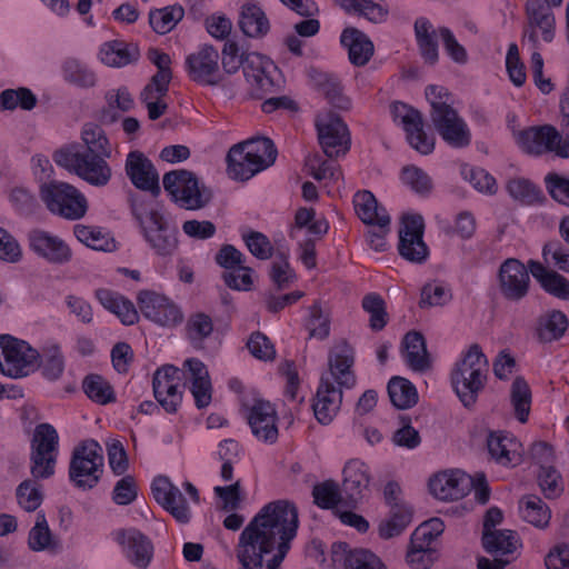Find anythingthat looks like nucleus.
<instances>
[{
	"mask_svg": "<svg viewBox=\"0 0 569 569\" xmlns=\"http://www.w3.org/2000/svg\"><path fill=\"white\" fill-rule=\"evenodd\" d=\"M298 523V510L288 500L263 506L239 536L237 558L241 569H279Z\"/></svg>",
	"mask_w": 569,
	"mask_h": 569,
	"instance_id": "f257e3e1",
	"label": "nucleus"
},
{
	"mask_svg": "<svg viewBox=\"0 0 569 569\" xmlns=\"http://www.w3.org/2000/svg\"><path fill=\"white\" fill-rule=\"evenodd\" d=\"M425 93L431 107L430 121L436 132L452 148L468 147L471 143L470 129L452 108L449 91L445 87L430 84Z\"/></svg>",
	"mask_w": 569,
	"mask_h": 569,
	"instance_id": "f03ea898",
	"label": "nucleus"
},
{
	"mask_svg": "<svg viewBox=\"0 0 569 569\" xmlns=\"http://www.w3.org/2000/svg\"><path fill=\"white\" fill-rule=\"evenodd\" d=\"M110 157L79 150L78 143L64 146L52 156L57 166L97 188L106 187L112 178V169L107 162Z\"/></svg>",
	"mask_w": 569,
	"mask_h": 569,
	"instance_id": "7ed1b4c3",
	"label": "nucleus"
},
{
	"mask_svg": "<svg viewBox=\"0 0 569 569\" xmlns=\"http://www.w3.org/2000/svg\"><path fill=\"white\" fill-rule=\"evenodd\" d=\"M488 360L479 345L469 347L451 373V383L465 407H472L479 392L485 388Z\"/></svg>",
	"mask_w": 569,
	"mask_h": 569,
	"instance_id": "20e7f679",
	"label": "nucleus"
},
{
	"mask_svg": "<svg viewBox=\"0 0 569 569\" xmlns=\"http://www.w3.org/2000/svg\"><path fill=\"white\" fill-rule=\"evenodd\" d=\"M162 183L171 200L186 210L202 209L213 197L210 188L200 184L196 174L184 169L164 173Z\"/></svg>",
	"mask_w": 569,
	"mask_h": 569,
	"instance_id": "39448f33",
	"label": "nucleus"
},
{
	"mask_svg": "<svg viewBox=\"0 0 569 569\" xmlns=\"http://www.w3.org/2000/svg\"><path fill=\"white\" fill-rule=\"evenodd\" d=\"M39 194L51 213L64 219L78 220L88 210V201L83 193L67 182L51 180L42 183Z\"/></svg>",
	"mask_w": 569,
	"mask_h": 569,
	"instance_id": "423d86ee",
	"label": "nucleus"
},
{
	"mask_svg": "<svg viewBox=\"0 0 569 569\" xmlns=\"http://www.w3.org/2000/svg\"><path fill=\"white\" fill-rule=\"evenodd\" d=\"M512 136L519 148L528 154L540 156L553 152L560 158H569V134L562 138L551 124L512 130Z\"/></svg>",
	"mask_w": 569,
	"mask_h": 569,
	"instance_id": "0eeeda50",
	"label": "nucleus"
},
{
	"mask_svg": "<svg viewBox=\"0 0 569 569\" xmlns=\"http://www.w3.org/2000/svg\"><path fill=\"white\" fill-rule=\"evenodd\" d=\"M40 353L26 341L0 336V370L11 378L28 376L39 367Z\"/></svg>",
	"mask_w": 569,
	"mask_h": 569,
	"instance_id": "6e6552de",
	"label": "nucleus"
},
{
	"mask_svg": "<svg viewBox=\"0 0 569 569\" xmlns=\"http://www.w3.org/2000/svg\"><path fill=\"white\" fill-rule=\"evenodd\" d=\"M59 436L50 423L36 427L31 440V475L36 479H46L54 473Z\"/></svg>",
	"mask_w": 569,
	"mask_h": 569,
	"instance_id": "1a4fd4ad",
	"label": "nucleus"
},
{
	"mask_svg": "<svg viewBox=\"0 0 569 569\" xmlns=\"http://www.w3.org/2000/svg\"><path fill=\"white\" fill-rule=\"evenodd\" d=\"M103 465L102 448L96 440H87L74 448L69 466V478L77 488L92 489L99 481Z\"/></svg>",
	"mask_w": 569,
	"mask_h": 569,
	"instance_id": "9d476101",
	"label": "nucleus"
},
{
	"mask_svg": "<svg viewBox=\"0 0 569 569\" xmlns=\"http://www.w3.org/2000/svg\"><path fill=\"white\" fill-rule=\"evenodd\" d=\"M138 305L144 318L163 328H174L184 320L182 309L168 297L150 290L140 291Z\"/></svg>",
	"mask_w": 569,
	"mask_h": 569,
	"instance_id": "9b49d317",
	"label": "nucleus"
},
{
	"mask_svg": "<svg viewBox=\"0 0 569 569\" xmlns=\"http://www.w3.org/2000/svg\"><path fill=\"white\" fill-rule=\"evenodd\" d=\"M319 144L328 158L345 156L351 144L350 132L342 119L328 113L319 116L316 120Z\"/></svg>",
	"mask_w": 569,
	"mask_h": 569,
	"instance_id": "f8f14e48",
	"label": "nucleus"
},
{
	"mask_svg": "<svg viewBox=\"0 0 569 569\" xmlns=\"http://www.w3.org/2000/svg\"><path fill=\"white\" fill-rule=\"evenodd\" d=\"M527 23L523 28L522 40L528 41L531 48H539L538 32L545 42H551L555 38L556 19L552 10L542 0H527Z\"/></svg>",
	"mask_w": 569,
	"mask_h": 569,
	"instance_id": "ddd939ff",
	"label": "nucleus"
},
{
	"mask_svg": "<svg viewBox=\"0 0 569 569\" xmlns=\"http://www.w3.org/2000/svg\"><path fill=\"white\" fill-rule=\"evenodd\" d=\"M425 222L420 214L403 216L399 230V254L415 263H422L429 254L423 241Z\"/></svg>",
	"mask_w": 569,
	"mask_h": 569,
	"instance_id": "4468645a",
	"label": "nucleus"
},
{
	"mask_svg": "<svg viewBox=\"0 0 569 569\" xmlns=\"http://www.w3.org/2000/svg\"><path fill=\"white\" fill-rule=\"evenodd\" d=\"M395 120H399L407 133L409 144L421 154H429L435 149V138L423 129L422 113L406 103L395 102L391 106Z\"/></svg>",
	"mask_w": 569,
	"mask_h": 569,
	"instance_id": "2eb2a0df",
	"label": "nucleus"
},
{
	"mask_svg": "<svg viewBox=\"0 0 569 569\" xmlns=\"http://www.w3.org/2000/svg\"><path fill=\"white\" fill-rule=\"evenodd\" d=\"M214 261L226 271L222 279L227 287L233 290L249 291L252 288L253 269L243 266V254L232 244H223L217 252Z\"/></svg>",
	"mask_w": 569,
	"mask_h": 569,
	"instance_id": "dca6fc26",
	"label": "nucleus"
},
{
	"mask_svg": "<svg viewBox=\"0 0 569 569\" xmlns=\"http://www.w3.org/2000/svg\"><path fill=\"white\" fill-rule=\"evenodd\" d=\"M153 252L162 258L172 257L179 248L178 229L166 216H153L152 221L140 230Z\"/></svg>",
	"mask_w": 569,
	"mask_h": 569,
	"instance_id": "f3484780",
	"label": "nucleus"
},
{
	"mask_svg": "<svg viewBox=\"0 0 569 569\" xmlns=\"http://www.w3.org/2000/svg\"><path fill=\"white\" fill-rule=\"evenodd\" d=\"M530 270L516 258L506 259L499 268L498 279L502 296L511 301H519L528 295Z\"/></svg>",
	"mask_w": 569,
	"mask_h": 569,
	"instance_id": "a211bd4d",
	"label": "nucleus"
},
{
	"mask_svg": "<svg viewBox=\"0 0 569 569\" xmlns=\"http://www.w3.org/2000/svg\"><path fill=\"white\" fill-rule=\"evenodd\" d=\"M124 170L137 189L150 192L154 198L160 194L159 173L151 160L141 151L134 150L127 154Z\"/></svg>",
	"mask_w": 569,
	"mask_h": 569,
	"instance_id": "6ab92c4d",
	"label": "nucleus"
},
{
	"mask_svg": "<svg viewBox=\"0 0 569 569\" xmlns=\"http://www.w3.org/2000/svg\"><path fill=\"white\" fill-rule=\"evenodd\" d=\"M180 370L166 365L153 373V395L159 405L168 413H176L182 401V393L178 390Z\"/></svg>",
	"mask_w": 569,
	"mask_h": 569,
	"instance_id": "aec40b11",
	"label": "nucleus"
},
{
	"mask_svg": "<svg viewBox=\"0 0 569 569\" xmlns=\"http://www.w3.org/2000/svg\"><path fill=\"white\" fill-rule=\"evenodd\" d=\"M154 500L177 521L188 523L191 518L190 509L180 489L168 477L159 476L151 485Z\"/></svg>",
	"mask_w": 569,
	"mask_h": 569,
	"instance_id": "412c9836",
	"label": "nucleus"
},
{
	"mask_svg": "<svg viewBox=\"0 0 569 569\" xmlns=\"http://www.w3.org/2000/svg\"><path fill=\"white\" fill-rule=\"evenodd\" d=\"M472 482V477L459 469L445 470L429 480V490L439 500H459L469 492Z\"/></svg>",
	"mask_w": 569,
	"mask_h": 569,
	"instance_id": "4be33fe9",
	"label": "nucleus"
},
{
	"mask_svg": "<svg viewBox=\"0 0 569 569\" xmlns=\"http://www.w3.org/2000/svg\"><path fill=\"white\" fill-rule=\"evenodd\" d=\"M219 58V52L216 48L204 44L197 52L189 54L186 59L189 77L201 84H218Z\"/></svg>",
	"mask_w": 569,
	"mask_h": 569,
	"instance_id": "5701e85b",
	"label": "nucleus"
},
{
	"mask_svg": "<svg viewBox=\"0 0 569 569\" xmlns=\"http://www.w3.org/2000/svg\"><path fill=\"white\" fill-rule=\"evenodd\" d=\"M29 248L50 263L63 264L71 260L72 253L68 244L57 236L41 229L28 233Z\"/></svg>",
	"mask_w": 569,
	"mask_h": 569,
	"instance_id": "b1692460",
	"label": "nucleus"
},
{
	"mask_svg": "<svg viewBox=\"0 0 569 569\" xmlns=\"http://www.w3.org/2000/svg\"><path fill=\"white\" fill-rule=\"evenodd\" d=\"M116 541L123 547L127 559L139 569H147L153 558L151 540L137 529H120Z\"/></svg>",
	"mask_w": 569,
	"mask_h": 569,
	"instance_id": "393cba45",
	"label": "nucleus"
},
{
	"mask_svg": "<svg viewBox=\"0 0 569 569\" xmlns=\"http://www.w3.org/2000/svg\"><path fill=\"white\" fill-rule=\"evenodd\" d=\"M248 422L252 433L261 441L274 443L278 439L277 411L273 405L256 399L248 413Z\"/></svg>",
	"mask_w": 569,
	"mask_h": 569,
	"instance_id": "a878e982",
	"label": "nucleus"
},
{
	"mask_svg": "<svg viewBox=\"0 0 569 569\" xmlns=\"http://www.w3.org/2000/svg\"><path fill=\"white\" fill-rule=\"evenodd\" d=\"M355 362L353 348L346 341L338 345L329 356V372L321 378L329 379L330 382H337L339 388H352L356 383V376L352 371Z\"/></svg>",
	"mask_w": 569,
	"mask_h": 569,
	"instance_id": "bb28decb",
	"label": "nucleus"
},
{
	"mask_svg": "<svg viewBox=\"0 0 569 569\" xmlns=\"http://www.w3.org/2000/svg\"><path fill=\"white\" fill-rule=\"evenodd\" d=\"M520 442L505 431H490L487 436L488 452L497 463L508 467L521 461Z\"/></svg>",
	"mask_w": 569,
	"mask_h": 569,
	"instance_id": "cd10ccee",
	"label": "nucleus"
},
{
	"mask_svg": "<svg viewBox=\"0 0 569 569\" xmlns=\"http://www.w3.org/2000/svg\"><path fill=\"white\" fill-rule=\"evenodd\" d=\"M342 401V390L327 378L320 379L316 400L312 405L316 419L321 425H329L339 411Z\"/></svg>",
	"mask_w": 569,
	"mask_h": 569,
	"instance_id": "c85d7f7f",
	"label": "nucleus"
},
{
	"mask_svg": "<svg viewBox=\"0 0 569 569\" xmlns=\"http://www.w3.org/2000/svg\"><path fill=\"white\" fill-rule=\"evenodd\" d=\"M241 142L232 146L227 154L228 172L238 180H249L267 167L263 161L256 160Z\"/></svg>",
	"mask_w": 569,
	"mask_h": 569,
	"instance_id": "c756f323",
	"label": "nucleus"
},
{
	"mask_svg": "<svg viewBox=\"0 0 569 569\" xmlns=\"http://www.w3.org/2000/svg\"><path fill=\"white\" fill-rule=\"evenodd\" d=\"M340 42L348 48L349 60L353 66L367 64L373 54L372 41L357 28H346L341 33Z\"/></svg>",
	"mask_w": 569,
	"mask_h": 569,
	"instance_id": "7c9ffc66",
	"label": "nucleus"
},
{
	"mask_svg": "<svg viewBox=\"0 0 569 569\" xmlns=\"http://www.w3.org/2000/svg\"><path fill=\"white\" fill-rule=\"evenodd\" d=\"M353 206L359 219L368 226L386 227L390 224V216L386 209L378 204L373 193L361 190L353 196Z\"/></svg>",
	"mask_w": 569,
	"mask_h": 569,
	"instance_id": "2f4dec72",
	"label": "nucleus"
},
{
	"mask_svg": "<svg viewBox=\"0 0 569 569\" xmlns=\"http://www.w3.org/2000/svg\"><path fill=\"white\" fill-rule=\"evenodd\" d=\"M528 266L530 273L546 292L558 299L569 300V280L566 277L553 270H548L536 260H529Z\"/></svg>",
	"mask_w": 569,
	"mask_h": 569,
	"instance_id": "473e14b6",
	"label": "nucleus"
},
{
	"mask_svg": "<svg viewBox=\"0 0 569 569\" xmlns=\"http://www.w3.org/2000/svg\"><path fill=\"white\" fill-rule=\"evenodd\" d=\"M569 319L560 310H548L540 315L536 323V337L542 343L560 340L567 332Z\"/></svg>",
	"mask_w": 569,
	"mask_h": 569,
	"instance_id": "72a5a7b5",
	"label": "nucleus"
},
{
	"mask_svg": "<svg viewBox=\"0 0 569 569\" xmlns=\"http://www.w3.org/2000/svg\"><path fill=\"white\" fill-rule=\"evenodd\" d=\"M343 490L352 501L366 496L369 491L370 476L365 462L352 459L343 469Z\"/></svg>",
	"mask_w": 569,
	"mask_h": 569,
	"instance_id": "f704fd0d",
	"label": "nucleus"
},
{
	"mask_svg": "<svg viewBox=\"0 0 569 569\" xmlns=\"http://www.w3.org/2000/svg\"><path fill=\"white\" fill-rule=\"evenodd\" d=\"M213 332L214 322L210 315L196 311L188 316L184 325V337L193 349H204L206 341L211 338Z\"/></svg>",
	"mask_w": 569,
	"mask_h": 569,
	"instance_id": "c9c22d12",
	"label": "nucleus"
},
{
	"mask_svg": "<svg viewBox=\"0 0 569 569\" xmlns=\"http://www.w3.org/2000/svg\"><path fill=\"white\" fill-rule=\"evenodd\" d=\"M403 356L407 365L417 372H425L431 367L426 340L422 333L409 331L402 339Z\"/></svg>",
	"mask_w": 569,
	"mask_h": 569,
	"instance_id": "e433bc0d",
	"label": "nucleus"
},
{
	"mask_svg": "<svg viewBox=\"0 0 569 569\" xmlns=\"http://www.w3.org/2000/svg\"><path fill=\"white\" fill-rule=\"evenodd\" d=\"M309 77L330 104L341 110L350 108L351 102L343 96L341 83L337 77L317 69H311Z\"/></svg>",
	"mask_w": 569,
	"mask_h": 569,
	"instance_id": "4c0bfd02",
	"label": "nucleus"
},
{
	"mask_svg": "<svg viewBox=\"0 0 569 569\" xmlns=\"http://www.w3.org/2000/svg\"><path fill=\"white\" fill-rule=\"evenodd\" d=\"M100 60L108 67L121 68L134 63L140 58V51L136 43L123 41H110L100 49Z\"/></svg>",
	"mask_w": 569,
	"mask_h": 569,
	"instance_id": "58836bf2",
	"label": "nucleus"
},
{
	"mask_svg": "<svg viewBox=\"0 0 569 569\" xmlns=\"http://www.w3.org/2000/svg\"><path fill=\"white\" fill-rule=\"evenodd\" d=\"M239 28L247 37L262 38L269 32L270 23L258 4L247 2L240 9Z\"/></svg>",
	"mask_w": 569,
	"mask_h": 569,
	"instance_id": "ea45409f",
	"label": "nucleus"
},
{
	"mask_svg": "<svg viewBox=\"0 0 569 569\" xmlns=\"http://www.w3.org/2000/svg\"><path fill=\"white\" fill-rule=\"evenodd\" d=\"M96 297L100 303L107 310L114 313L123 325L131 326L138 321L139 315L133 303L123 296L108 289H98L96 291Z\"/></svg>",
	"mask_w": 569,
	"mask_h": 569,
	"instance_id": "a19ab883",
	"label": "nucleus"
},
{
	"mask_svg": "<svg viewBox=\"0 0 569 569\" xmlns=\"http://www.w3.org/2000/svg\"><path fill=\"white\" fill-rule=\"evenodd\" d=\"M62 78L71 86L89 89L97 83L96 72L82 60L67 58L61 66Z\"/></svg>",
	"mask_w": 569,
	"mask_h": 569,
	"instance_id": "79ce46f5",
	"label": "nucleus"
},
{
	"mask_svg": "<svg viewBox=\"0 0 569 569\" xmlns=\"http://www.w3.org/2000/svg\"><path fill=\"white\" fill-rule=\"evenodd\" d=\"M415 34L421 57L427 63L435 64L439 59L437 31L426 18L415 22Z\"/></svg>",
	"mask_w": 569,
	"mask_h": 569,
	"instance_id": "37998d69",
	"label": "nucleus"
},
{
	"mask_svg": "<svg viewBox=\"0 0 569 569\" xmlns=\"http://www.w3.org/2000/svg\"><path fill=\"white\" fill-rule=\"evenodd\" d=\"M481 541L488 553L501 558L513 553L518 545L517 533L507 529L482 532Z\"/></svg>",
	"mask_w": 569,
	"mask_h": 569,
	"instance_id": "c03bdc74",
	"label": "nucleus"
},
{
	"mask_svg": "<svg viewBox=\"0 0 569 569\" xmlns=\"http://www.w3.org/2000/svg\"><path fill=\"white\" fill-rule=\"evenodd\" d=\"M333 562H342L345 569H360L378 563V557L369 550L356 549L348 550L345 542L333 543L332 546Z\"/></svg>",
	"mask_w": 569,
	"mask_h": 569,
	"instance_id": "a18cd8bd",
	"label": "nucleus"
},
{
	"mask_svg": "<svg viewBox=\"0 0 569 569\" xmlns=\"http://www.w3.org/2000/svg\"><path fill=\"white\" fill-rule=\"evenodd\" d=\"M519 512L525 521L537 528L547 527L551 517L548 506L536 495H527L519 500Z\"/></svg>",
	"mask_w": 569,
	"mask_h": 569,
	"instance_id": "49530a36",
	"label": "nucleus"
},
{
	"mask_svg": "<svg viewBox=\"0 0 569 569\" xmlns=\"http://www.w3.org/2000/svg\"><path fill=\"white\" fill-rule=\"evenodd\" d=\"M388 395L391 403L398 409H409L417 405L418 392L415 385L406 378L396 376L388 382Z\"/></svg>",
	"mask_w": 569,
	"mask_h": 569,
	"instance_id": "de8ad7c7",
	"label": "nucleus"
},
{
	"mask_svg": "<svg viewBox=\"0 0 569 569\" xmlns=\"http://www.w3.org/2000/svg\"><path fill=\"white\" fill-rule=\"evenodd\" d=\"M271 63L264 61L260 54L247 53V64L243 67V73L248 82L256 86L262 92H269L273 87V81L268 74V67Z\"/></svg>",
	"mask_w": 569,
	"mask_h": 569,
	"instance_id": "09e8293b",
	"label": "nucleus"
},
{
	"mask_svg": "<svg viewBox=\"0 0 569 569\" xmlns=\"http://www.w3.org/2000/svg\"><path fill=\"white\" fill-rule=\"evenodd\" d=\"M412 509L407 505H396L390 509V517L379 525V536L383 539H391L401 535L410 525Z\"/></svg>",
	"mask_w": 569,
	"mask_h": 569,
	"instance_id": "8fccbe9b",
	"label": "nucleus"
},
{
	"mask_svg": "<svg viewBox=\"0 0 569 569\" xmlns=\"http://www.w3.org/2000/svg\"><path fill=\"white\" fill-rule=\"evenodd\" d=\"M82 143H78V149L87 152L111 156V146L104 130L92 122L86 123L81 131Z\"/></svg>",
	"mask_w": 569,
	"mask_h": 569,
	"instance_id": "3c124183",
	"label": "nucleus"
},
{
	"mask_svg": "<svg viewBox=\"0 0 569 569\" xmlns=\"http://www.w3.org/2000/svg\"><path fill=\"white\" fill-rule=\"evenodd\" d=\"M74 234L80 242L93 250L111 252L116 249L114 239L101 228L77 224Z\"/></svg>",
	"mask_w": 569,
	"mask_h": 569,
	"instance_id": "603ef678",
	"label": "nucleus"
},
{
	"mask_svg": "<svg viewBox=\"0 0 569 569\" xmlns=\"http://www.w3.org/2000/svg\"><path fill=\"white\" fill-rule=\"evenodd\" d=\"M510 399L517 419L521 423L527 422L531 405V390L523 377L515 378L511 385Z\"/></svg>",
	"mask_w": 569,
	"mask_h": 569,
	"instance_id": "864d4df0",
	"label": "nucleus"
},
{
	"mask_svg": "<svg viewBox=\"0 0 569 569\" xmlns=\"http://www.w3.org/2000/svg\"><path fill=\"white\" fill-rule=\"evenodd\" d=\"M183 16L184 10L181 6H170L151 11L149 23L157 33L166 34L176 27Z\"/></svg>",
	"mask_w": 569,
	"mask_h": 569,
	"instance_id": "5fc2aeb1",
	"label": "nucleus"
},
{
	"mask_svg": "<svg viewBox=\"0 0 569 569\" xmlns=\"http://www.w3.org/2000/svg\"><path fill=\"white\" fill-rule=\"evenodd\" d=\"M83 391L94 402L107 405L116 401L112 386L100 375H89L82 383Z\"/></svg>",
	"mask_w": 569,
	"mask_h": 569,
	"instance_id": "6e6d98bb",
	"label": "nucleus"
},
{
	"mask_svg": "<svg viewBox=\"0 0 569 569\" xmlns=\"http://www.w3.org/2000/svg\"><path fill=\"white\" fill-rule=\"evenodd\" d=\"M401 181L420 197H428L433 189L431 177L425 170L413 164L402 168Z\"/></svg>",
	"mask_w": 569,
	"mask_h": 569,
	"instance_id": "4d7b16f0",
	"label": "nucleus"
},
{
	"mask_svg": "<svg viewBox=\"0 0 569 569\" xmlns=\"http://www.w3.org/2000/svg\"><path fill=\"white\" fill-rule=\"evenodd\" d=\"M128 202L131 214L137 221L140 230L143 229V226L147 227L152 221L153 216H163L162 212L153 207L151 200H148L136 192L130 191L128 193Z\"/></svg>",
	"mask_w": 569,
	"mask_h": 569,
	"instance_id": "13d9d810",
	"label": "nucleus"
},
{
	"mask_svg": "<svg viewBox=\"0 0 569 569\" xmlns=\"http://www.w3.org/2000/svg\"><path fill=\"white\" fill-rule=\"evenodd\" d=\"M42 375L48 380H57L64 370V358L58 345H50L43 348L40 355Z\"/></svg>",
	"mask_w": 569,
	"mask_h": 569,
	"instance_id": "bf43d9fd",
	"label": "nucleus"
},
{
	"mask_svg": "<svg viewBox=\"0 0 569 569\" xmlns=\"http://www.w3.org/2000/svg\"><path fill=\"white\" fill-rule=\"evenodd\" d=\"M362 308L370 315L369 326L373 331L382 330L388 322L386 302L381 296L369 293L362 299Z\"/></svg>",
	"mask_w": 569,
	"mask_h": 569,
	"instance_id": "052dcab7",
	"label": "nucleus"
},
{
	"mask_svg": "<svg viewBox=\"0 0 569 569\" xmlns=\"http://www.w3.org/2000/svg\"><path fill=\"white\" fill-rule=\"evenodd\" d=\"M538 483L548 499H556L563 492V481L560 472L552 466H541L538 473Z\"/></svg>",
	"mask_w": 569,
	"mask_h": 569,
	"instance_id": "680f3d73",
	"label": "nucleus"
},
{
	"mask_svg": "<svg viewBox=\"0 0 569 569\" xmlns=\"http://www.w3.org/2000/svg\"><path fill=\"white\" fill-rule=\"evenodd\" d=\"M509 194L525 204H533L542 199L541 190L523 178L512 179L507 184Z\"/></svg>",
	"mask_w": 569,
	"mask_h": 569,
	"instance_id": "e2e57ef3",
	"label": "nucleus"
},
{
	"mask_svg": "<svg viewBox=\"0 0 569 569\" xmlns=\"http://www.w3.org/2000/svg\"><path fill=\"white\" fill-rule=\"evenodd\" d=\"M313 502L321 509H332L341 500L339 486L335 480L317 483L312 489Z\"/></svg>",
	"mask_w": 569,
	"mask_h": 569,
	"instance_id": "0e129e2a",
	"label": "nucleus"
},
{
	"mask_svg": "<svg viewBox=\"0 0 569 569\" xmlns=\"http://www.w3.org/2000/svg\"><path fill=\"white\" fill-rule=\"evenodd\" d=\"M52 535L43 512H38L34 527L29 532L28 545L33 551H42L51 547Z\"/></svg>",
	"mask_w": 569,
	"mask_h": 569,
	"instance_id": "69168bd1",
	"label": "nucleus"
},
{
	"mask_svg": "<svg viewBox=\"0 0 569 569\" xmlns=\"http://www.w3.org/2000/svg\"><path fill=\"white\" fill-rule=\"evenodd\" d=\"M241 143L244 144L250 153H253L252 157L256 158V160L263 161L267 168L276 161L277 149L271 139L252 138Z\"/></svg>",
	"mask_w": 569,
	"mask_h": 569,
	"instance_id": "338daca9",
	"label": "nucleus"
},
{
	"mask_svg": "<svg viewBox=\"0 0 569 569\" xmlns=\"http://www.w3.org/2000/svg\"><path fill=\"white\" fill-rule=\"evenodd\" d=\"M248 250L259 260H268L272 257L273 247L266 234L259 231L242 233Z\"/></svg>",
	"mask_w": 569,
	"mask_h": 569,
	"instance_id": "774afa93",
	"label": "nucleus"
}]
</instances>
